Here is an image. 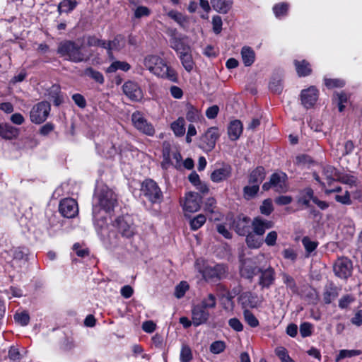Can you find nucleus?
<instances>
[{"instance_id": "nucleus-18", "label": "nucleus", "mask_w": 362, "mask_h": 362, "mask_svg": "<svg viewBox=\"0 0 362 362\" xmlns=\"http://www.w3.org/2000/svg\"><path fill=\"white\" fill-rule=\"evenodd\" d=\"M318 98V90L314 86L303 90L300 93L302 105L307 109L312 107Z\"/></svg>"}, {"instance_id": "nucleus-47", "label": "nucleus", "mask_w": 362, "mask_h": 362, "mask_svg": "<svg viewBox=\"0 0 362 362\" xmlns=\"http://www.w3.org/2000/svg\"><path fill=\"white\" fill-rule=\"evenodd\" d=\"M259 211L262 214L265 216H269L274 211L272 199H264L259 207Z\"/></svg>"}, {"instance_id": "nucleus-55", "label": "nucleus", "mask_w": 362, "mask_h": 362, "mask_svg": "<svg viewBox=\"0 0 362 362\" xmlns=\"http://www.w3.org/2000/svg\"><path fill=\"white\" fill-rule=\"evenodd\" d=\"M186 118L190 122H194L199 119V113L197 109L192 105L187 107Z\"/></svg>"}, {"instance_id": "nucleus-11", "label": "nucleus", "mask_w": 362, "mask_h": 362, "mask_svg": "<svg viewBox=\"0 0 362 362\" xmlns=\"http://www.w3.org/2000/svg\"><path fill=\"white\" fill-rule=\"evenodd\" d=\"M252 221L250 217L244 214H239L233 219L232 228L237 234L245 236L250 231Z\"/></svg>"}, {"instance_id": "nucleus-31", "label": "nucleus", "mask_w": 362, "mask_h": 362, "mask_svg": "<svg viewBox=\"0 0 362 362\" xmlns=\"http://www.w3.org/2000/svg\"><path fill=\"white\" fill-rule=\"evenodd\" d=\"M245 236L246 244L250 248H259L264 243L263 238L253 232L250 231Z\"/></svg>"}, {"instance_id": "nucleus-38", "label": "nucleus", "mask_w": 362, "mask_h": 362, "mask_svg": "<svg viewBox=\"0 0 362 362\" xmlns=\"http://www.w3.org/2000/svg\"><path fill=\"white\" fill-rule=\"evenodd\" d=\"M185 122L183 117H179L171 124V129L177 136H182L185 132Z\"/></svg>"}, {"instance_id": "nucleus-51", "label": "nucleus", "mask_w": 362, "mask_h": 362, "mask_svg": "<svg viewBox=\"0 0 362 362\" xmlns=\"http://www.w3.org/2000/svg\"><path fill=\"white\" fill-rule=\"evenodd\" d=\"M283 88L282 81L280 78H273L269 83V89L274 93L280 94Z\"/></svg>"}, {"instance_id": "nucleus-28", "label": "nucleus", "mask_w": 362, "mask_h": 362, "mask_svg": "<svg viewBox=\"0 0 362 362\" xmlns=\"http://www.w3.org/2000/svg\"><path fill=\"white\" fill-rule=\"evenodd\" d=\"M18 129L8 124H0V136L4 139L11 140L18 135Z\"/></svg>"}, {"instance_id": "nucleus-54", "label": "nucleus", "mask_w": 362, "mask_h": 362, "mask_svg": "<svg viewBox=\"0 0 362 362\" xmlns=\"http://www.w3.org/2000/svg\"><path fill=\"white\" fill-rule=\"evenodd\" d=\"M344 81L338 78H325V84L329 88H341L344 86Z\"/></svg>"}, {"instance_id": "nucleus-8", "label": "nucleus", "mask_w": 362, "mask_h": 362, "mask_svg": "<svg viewBox=\"0 0 362 362\" xmlns=\"http://www.w3.org/2000/svg\"><path fill=\"white\" fill-rule=\"evenodd\" d=\"M132 122L134 127L143 134L148 136L154 135L155 129L153 126L147 121L141 112L136 111L132 114Z\"/></svg>"}, {"instance_id": "nucleus-30", "label": "nucleus", "mask_w": 362, "mask_h": 362, "mask_svg": "<svg viewBox=\"0 0 362 362\" xmlns=\"http://www.w3.org/2000/svg\"><path fill=\"white\" fill-rule=\"evenodd\" d=\"M122 40V37L117 35L111 41H105L104 49L107 50L110 57H112V50H120L123 47Z\"/></svg>"}, {"instance_id": "nucleus-56", "label": "nucleus", "mask_w": 362, "mask_h": 362, "mask_svg": "<svg viewBox=\"0 0 362 362\" xmlns=\"http://www.w3.org/2000/svg\"><path fill=\"white\" fill-rule=\"evenodd\" d=\"M189 286L187 282L182 281L175 287V295L177 298L183 297L188 290Z\"/></svg>"}, {"instance_id": "nucleus-62", "label": "nucleus", "mask_w": 362, "mask_h": 362, "mask_svg": "<svg viewBox=\"0 0 362 362\" xmlns=\"http://www.w3.org/2000/svg\"><path fill=\"white\" fill-rule=\"evenodd\" d=\"M334 199L337 202L342 204L350 205L351 204L350 195L348 191H346L343 195H336Z\"/></svg>"}, {"instance_id": "nucleus-39", "label": "nucleus", "mask_w": 362, "mask_h": 362, "mask_svg": "<svg viewBox=\"0 0 362 362\" xmlns=\"http://www.w3.org/2000/svg\"><path fill=\"white\" fill-rule=\"evenodd\" d=\"M259 190V186L253 184H249L243 187V197L250 200L256 197Z\"/></svg>"}, {"instance_id": "nucleus-13", "label": "nucleus", "mask_w": 362, "mask_h": 362, "mask_svg": "<svg viewBox=\"0 0 362 362\" xmlns=\"http://www.w3.org/2000/svg\"><path fill=\"white\" fill-rule=\"evenodd\" d=\"M352 269V262L346 257L339 258L334 264V274L342 279L350 276Z\"/></svg>"}, {"instance_id": "nucleus-3", "label": "nucleus", "mask_w": 362, "mask_h": 362, "mask_svg": "<svg viewBox=\"0 0 362 362\" xmlns=\"http://www.w3.org/2000/svg\"><path fill=\"white\" fill-rule=\"evenodd\" d=\"M81 49L82 45H79L71 40H64L59 44L57 52L60 57L74 63L87 62L89 57Z\"/></svg>"}, {"instance_id": "nucleus-45", "label": "nucleus", "mask_w": 362, "mask_h": 362, "mask_svg": "<svg viewBox=\"0 0 362 362\" xmlns=\"http://www.w3.org/2000/svg\"><path fill=\"white\" fill-rule=\"evenodd\" d=\"M206 309L214 308L216 305V298L212 293H209L206 297L204 298L199 304Z\"/></svg>"}, {"instance_id": "nucleus-29", "label": "nucleus", "mask_w": 362, "mask_h": 362, "mask_svg": "<svg viewBox=\"0 0 362 362\" xmlns=\"http://www.w3.org/2000/svg\"><path fill=\"white\" fill-rule=\"evenodd\" d=\"M233 0H211L213 8L223 14L228 13L232 8Z\"/></svg>"}, {"instance_id": "nucleus-16", "label": "nucleus", "mask_w": 362, "mask_h": 362, "mask_svg": "<svg viewBox=\"0 0 362 362\" xmlns=\"http://www.w3.org/2000/svg\"><path fill=\"white\" fill-rule=\"evenodd\" d=\"M124 93L132 100L139 101L143 98V93L139 86L134 81H129L122 86Z\"/></svg>"}, {"instance_id": "nucleus-50", "label": "nucleus", "mask_w": 362, "mask_h": 362, "mask_svg": "<svg viewBox=\"0 0 362 362\" xmlns=\"http://www.w3.org/2000/svg\"><path fill=\"white\" fill-rule=\"evenodd\" d=\"M243 315L245 322L252 327H257L259 325V320L249 310H245Z\"/></svg>"}, {"instance_id": "nucleus-40", "label": "nucleus", "mask_w": 362, "mask_h": 362, "mask_svg": "<svg viewBox=\"0 0 362 362\" xmlns=\"http://www.w3.org/2000/svg\"><path fill=\"white\" fill-rule=\"evenodd\" d=\"M302 244L306 252V257H308L318 246V242L312 240L308 236L302 239Z\"/></svg>"}, {"instance_id": "nucleus-48", "label": "nucleus", "mask_w": 362, "mask_h": 362, "mask_svg": "<svg viewBox=\"0 0 362 362\" xmlns=\"http://www.w3.org/2000/svg\"><path fill=\"white\" fill-rule=\"evenodd\" d=\"M275 354L279 358L281 362H295L288 356L287 350L283 346L276 347L275 349Z\"/></svg>"}, {"instance_id": "nucleus-53", "label": "nucleus", "mask_w": 362, "mask_h": 362, "mask_svg": "<svg viewBox=\"0 0 362 362\" xmlns=\"http://www.w3.org/2000/svg\"><path fill=\"white\" fill-rule=\"evenodd\" d=\"M14 319L21 326H26L30 322V316L28 313L22 312L21 313H16Z\"/></svg>"}, {"instance_id": "nucleus-27", "label": "nucleus", "mask_w": 362, "mask_h": 362, "mask_svg": "<svg viewBox=\"0 0 362 362\" xmlns=\"http://www.w3.org/2000/svg\"><path fill=\"white\" fill-rule=\"evenodd\" d=\"M243 129V124L240 120L235 119L230 122L228 127V134L230 139L232 141L237 140L240 136Z\"/></svg>"}, {"instance_id": "nucleus-64", "label": "nucleus", "mask_w": 362, "mask_h": 362, "mask_svg": "<svg viewBox=\"0 0 362 362\" xmlns=\"http://www.w3.org/2000/svg\"><path fill=\"white\" fill-rule=\"evenodd\" d=\"M276 239L277 233L276 231H271L267 235L264 242L268 246H273L276 244Z\"/></svg>"}, {"instance_id": "nucleus-4", "label": "nucleus", "mask_w": 362, "mask_h": 362, "mask_svg": "<svg viewBox=\"0 0 362 362\" xmlns=\"http://www.w3.org/2000/svg\"><path fill=\"white\" fill-rule=\"evenodd\" d=\"M141 195L152 204H159L163 199V192L157 183L151 179H146L141 185Z\"/></svg>"}, {"instance_id": "nucleus-61", "label": "nucleus", "mask_w": 362, "mask_h": 362, "mask_svg": "<svg viewBox=\"0 0 362 362\" xmlns=\"http://www.w3.org/2000/svg\"><path fill=\"white\" fill-rule=\"evenodd\" d=\"M52 93L56 95V98L52 100L53 103L56 106H59L63 102V98L60 95V88L57 85H53L52 86Z\"/></svg>"}, {"instance_id": "nucleus-19", "label": "nucleus", "mask_w": 362, "mask_h": 362, "mask_svg": "<svg viewBox=\"0 0 362 362\" xmlns=\"http://www.w3.org/2000/svg\"><path fill=\"white\" fill-rule=\"evenodd\" d=\"M238 300L244 308H256L262 303V300H259L257 295L251 291L242 293L238 298Z\"/></svg>"}, {"instance_id": "nucleus-43", "label": "nucleus", "mask_w": 362, "mask_h": 362, "mask_svg": "<svg viewBox=\"0 0 362 362\" xmlns=\"http://www.w3.org/2000/svg\"><path fill=\"white\" fill-rule=\"evenodd\" d=\"M289 4L285 2L276 4L273 7V11L277 18H281L287 15Z\"/></svg>"}, {"instance_id": "nucleus-24", "label": "nucleus", "mask_w": 362, "mask_h": 362, "mask_svg": "<svg viewBox=\"0 0 362 362\" xmlns=\"http://www.w3.org/2000/svg\"><path fill=\"white\" fill-rule=\"evenodd\" d=\"M176 30H170V36L171 38L170 40V47L173 49L177 54H181L182 52L189 51V47L186 45L182 39L177 37L175 36Z\"/></svg>"}, {"instance_id": "nucleus-60", "label": "nucleus", "mask_w": 362, "mask_h": 362, "mask_svg": "<svg viewBox=\"0 0 362 362\" xmlns=\"http://www.w3.org/2000/svg\"><path fill=\"white\" fill-rule=\"evenodd\" d=\"M213 30L216 34H219L222 30V19L219 16H214L212 18Z\"/></svg>"}, {"instance_id": "nucleus-25", "label": "nucleus", "mask_w": 362, "mask_h": 362, "mask_svg": "<svg viewBox=\"0 0 362 362\" xmlns=\"http://www.w3.org/2000/svg\"><path fill=\"white\" fill-rule=\"evenodd\" d=\"M266 177V170L262 166H257L252 170L248 176V184L258 186L263 182Z\"/></svg>"}, {"instance_id": "nucleus-36", "label": "nucleus", "mask_w": 362, "mask_h": 362, "mask_svg": "<svg viewBox=\"0 0 362 362\" xmlns=\"http://www.w3.org/2000/svg\"><path fill=\"white\" fill-rule=\"evenodd\" d=\"M180 59L185 69L187 72H190L193 69L194 65L192 57L190 54V50L180 54Z\"/></svg>"}, {"instance_id": "nucleus-37", "label": "nucleus", "mask_w": 362, "mask_h": 362, "mask_svg": "<svg viewBox=\"0 0 362 362\" xmlns=\"http://www.w3.org/2000/svg\"><path fill=\"white\" fill-rule=\"evenodd\" d=\"M77 4L78 3L76 0H63L59 4L57 11L59 14L69 13L76 8Z\"/></svg>"}, {"instance_id": "nucleus-10", "label": "nucleus", "mask_w": 362, "mask_h": 362, "mask_svg": "<svg viewBox=\"0 0 362 362\" xmlns=\"http://www.w3.org/2000/svg\"><path fill=\"white\" fill-rule=\"evenodd\" d=\"M118 232L124 238H129L135 233V228L131 216L126 215L115 220Z\"/></svg>"}, {"instance_id": "nucleus-21", "label": "nucleus", "mask_w": 362, "mask_h": 362, "mask_svg": "<svg viewBox=\"0 0 362 362\" xmlns=\"http://www.w3.org/2000/svg\"><path fill=\"white\" fill-rule=\"evenodd\" d=\"M202 197L197 192H189L186 195L183 209L186 211L195 212L200 208Z\"/></svg>"}, {"instance_id": "nucleus-15", "label": "nucleus", "mask_w": 362, "mask_h": 362, "mask_svg": "<svg viewBox=\"0 0 362 362\" xmlns=\"http://www.w3.org/2000/svg\"><path fill=\"white\" fill-rule=\"evenodd\" d=\"M259 274L258 284L261 287V289H268L274 284L276 274L272 267H268L266 269L261 268Z\"/></svg>"}, {"instance_id": "nucleus-7", "label": "nucleus", "mask_w": 362, "mask_h": 362, "mask_svg": "<svg viewBox=\"0 0 362 362\" xmlns=\"http://www.w3.org/2000/svg\"><path fill=\"white\" fill-rule=\"evenodd\" d=\"M51 107L48 102L42 101L35 105L30 112V118L35 124L44 122L50 112Z\"/></svg>"}, {"instance_id": "nucleus-63", "label": "nucleus", "mask_w": 362, "mask_h": 362, "mask_svg": "<svg viewBox=\"0 0 362 362\" xmlns=\"http://www.w3.org/2000/svg\"><path fill=\"white\" fill-rule=\"evenodd\" d=\"M229 326L236 332H241L243 329V325L236 317H233L228 321Z\"/></svg>"}, {"instance_id": "nucleus-35", "label": "nucleus", "mask_w": 362, "mask_h": 362, "mask_svg": "<svg viewBox=\"0 0 362 362\" xmlns=\"http://www.w3.org/2000/svg\"><path fill=\"white\" fill-rule=\"evenodd\" d=\"M323 174L327 179L328 184L330 185L332 182L337 180L340 177V174L337 168L333 166L327 165L323 169Z\"/></svg>"}, {"instance_id": "nucleus-59", "label": "nucleus", "mask_w": 362, "mask_h": 362, "mask_svg": "<svg viewBox=\"0 0 362 362\" xmlns=\"http://www.w3.org/2000/svg\"><path fill=\"white\" fill-rule=\"evenodd\" d=\"M313 326L310 322H303L300 325V334L302 337H307L312 334Z\"/></svg>"}, {"instance_id": "nucleus-22", "label": "nucleus", "mask_w": 362, "mask_h": 362, "mask_svg": "<svg viewBox=\"0 0 362 362\" xmlns=\"http://www.w3.org/2000/svg\"><path fill=\"white\" fill-rule=\"evenodd\" d=\"M231 173V166L229 164L223 163L221 168L211 173L210 177L214 182H221L229 178Z\"/></svg>"}, {"instance_id": "nucleus-57", "label": "nucleus", "mask_w": 362, "mask_h": 362, "mask_svg": "<svg viewBox=\"0 0 362 362\" xmlns=\"http://www.w3.org/2000/svg\"><path fill=\"white\" fill-rule=\"evenodd\" d=\"M226 348L225 344L222 341H216L210 346V351L211 353L218 354L224 351Z\"/></svg>"}, {"instance_id": "nucleus-32", "label": "nucleus", "mask_w": 362, "mask_h": 362, "mask_svg": "<svg viewBox=\"0 0 362 362\" xmlns=\"http://www.w3.org/2000/svg\"><path fill=\"white\" fill-rule=\"evenodd\" d=\"M294 65L296 66L297 74L299 76H308L312 71L310 64L305 60H295Z\"/></svg>"}, {"instance_id": "nucleus-6", "label": "nucleus", "mask_w": 362, "mask_h": 362, "mask_svg": "<svg viewBox=\"0 0 362 362\" xmlns=\"http://www.w3.org/2000/svg\"><path fill=\"white\" fill-rule=\"evenodd\" d=\"M228 274V267L223 264L206 267L202 271V276L206 281L217 282L226 279Z\"/></svg>"}, {"instance_id": "nucleus-23", "label": "nucleus", "mask_w": 362, "mask_h": 362, "mask_svg": "<svg viewBox=\"0 0 362 362\" xmlns=\"http://www.w3.org/2000/svg\"><path fill=\"white\" fill-rule=\"evenodd\" d=\"M163 11L165 15L176 22L180 28L185 29L188 26L189 18L187 16L176 10H168L165 6H163Z\"/></svg>"}, {"instance_id": "nucleus-44", "label": "nucleus", "mask_w": 362, "mask_h": 362, "mask_svg": "<svg viewBox=\"0 0 362 362\" xmlns=\"http://www.w3.org/2000/svg\"><path fill=\"white\" fill-rule=\"evenodd\" d=\"M84 73L86 76L93 78L97 83H99L100 84L104 83V77L102 73L93 69V68L88 67L86 69Z\"/></svg>"}, {"instance_id": "nucleus-12", "label": "nucleus", "mask_w": 362, "mask_h": 362, "mask_svg": "<svg viewBox=\"0 0 362 362\" xmlns=\"http://www.w3.org/2000/svg\"><path fill=\"white\" fill-rule=\"evenodd\" d=\"M59 210L64 217L72 218L78 214V204L76 201L72 198H66L60 202Z\"/></svg>"}, {"instance_id": "nucleus-26", "label": "nucleus", "mask_w": 362, "mask_h": 362, "mask_svg": "<svg viewBox=\"0 0 362 362\" xmlns=\"http://www.w3.org/2000/svg\"><path fill=\"white\" fill-rule=\"evenodd\" d=\"M340 289L337 287L333 283H330L325 288L323 293V300L326 304L331 303L339 296Z\"/></svg>"}, {"instance_id": "nucleus-1", "label": "nucleus", "mask_w": 362, "mask_h": 362, "mask_svg": "<svg viewBox=\"0 0 362 362\" xmlns=\"http://www.w3.org/2000/svg\"><path fill=\"white\" fill-rule=\"evenodd\" d=\"M144 64L149 71L158 77L175 82L177 79L175 71L160 57L148 55L144 58Z\"/></svg>"}, {"instance_id": "nucleus-41", "label": "nucleus", "mask_w": 362, "mask_h": 362, "mask_svg": "<svg viewBox=\"0 0 362 362\" xmlns=\"http://www.w3.org/2000/svg\"><path fill=\"white\" fill-rule=\"evenodd\" d=\"M131 66L126 62L115 61L112 62L110 66L107 69V72L113 73L117 70L120 69L124 71H127L130 69Z\"/></svg>"}, {"instance_id": "nucleus-20", "label": "nucleus", "mask_w": 362, "mask_h": 362, "mask_svg": "<svg viewBox=\"0 0 362 362\" xmlns=\"http://www.w3.org/2000/svg\"><path fill=\"white\" fill-rule=\"evenodd\" d=\"M192 323L197 327L205 323L209 318L210 314L206 308L199 304L194 306L192 309Z\"/></svg>"}, {"instance_id": "nucleus-42", "label": "nucleus", "mask_w": 362, "mask_h": 362, "mask_svg": "<svg viewBox=\"0 0 362 362\" xmlns=\"http://www.w3.org/2000/svg\"><path fill=\"white\" fill-rule=\"evenodd\" d=\"M193 356L191 348L187 344H182L180 350V359L181 362H190Z\"/></svg>"}, {"instance_id": "nucleus-14", "label": "nucleus", "mask_w": 362, "mask_h": 362, "mask_svg": "<svg viewBox=\"0 0 362 362\" xmlns=\"http://www.w3.org/2000/svg\"><path fill=\"white\" fill-rule=\"evenodd\" d=\"M218 137V129L216 127L209 128L204 135L201 137L200 147L205 151H211L215 147Z\"/></svg>"}, {"instance_id": "nucleus-9", "label": "nucleus", "mask_w": 362, "mask_h": 362, "mask_svg": "<svg viewBox=\"0 0 362 362\" xmlns=\"http://www.w3.org/2000/svg\"><path fill=\"white\" fill-rule=\"evenodd\" d=\"M260 269L257 258H245L242 260L240 274L242 277L252 281L253 277L259 273Z\"/></svg>"}, {"instance_id": "nucleus-33", "label": "nucleus", "mask_w": 362, "mask_h": 362, "mask_svg": "<svg viewBox=\"0 0 362 362\" xmlns=\"http://www.w3.org/2000/svg\"><path fill=\"white\" fill-rule=\"evenodd\" d=\"M315 197L313 190L310 187H306L300 191L298 202L309 207L310 200L313 202Z\"/></svg>"}, {"instance_id": "nucleus-52", "label": "nucleus", "mask_w": 362, "mask_h": 362, "mask_svg": "<svg viewBox=\"0 0 362 362\" xmlns=\"http://www.w3.org/2000/svg\"><path fill=\"white\" fill-rule=\"evenodd\" d=\"M362 354L361 350H346L343 349L339 351V355L337 357L336 361H339V360L344 358H351L356 356H359Z\"/></svg>"}, {"instance_id": "nucleus-2", "label": "nucleus", "mask_w": 362, "mask_h": 362, "mask_svg": "<svg viewBox=\"0 0 362 362\" xmlns=\"http://www.w3.org/2000/svg\"><path fill=\"white\" fill-rule=\"evenodd\" d=\"M94 202L93 206V216L95 218L100 209H103L106 212H110L113 210L117 204V197L112 189L103 185L96 189L94 196Z\"/></svg>"}, {"instance_id": "nucleus-46", "label": "nucleus", "mask_w": 362, "mask_h": 362, "mask_svg": "<svg viewBox=\"0 0 362 362\" xmlns=\"http://www.w3.org/2000/svg\"><path fill=\"white\" fill-rule=\"evenodd\" d=\"M282 280L284 284H286V287L291 289L293 293L297 292L298 287L296 286V281L294 279L288 275V274L284 273L282 274Z\"/></svg>"}, {"instance_id": "nucleus-34", "label": "nucleus", "mask_w": 362, "mask_h": 362, "mask_svg": "<svg viewBox=\"0 0 362 362\" xmlns=\"http://www.w3.org/2000/svg\"><path fill=\"white\" fill-rule=\"evenodd\" d=\"M242 59L246 66H249L255 62V54L250 47H243L241 50Z\"/></svg>"}, {"instance_id": "nucleus-5", "label": "nucleus", "mask_w": 362, "mask_h": 362, "mask_svg": "<svg viewBox=\"0 0 362 362\" xmlns=\"http://www.w3.org/2000/svg\"><path fill=\"white\" fill-rule=\"evenodd\" d=\"M287 180L288 177L285 173H274L270 176L269 182L263 184L262 189L267 191L272 188L276 192H286L288 190Z\"/></svg>"}, {"instance_id": "nucleus-58", "label": "nucleus", "mask_w": 362, "mask_h": 362, "mask_svg": "<svg viewBox=\"0 0 362 362\" xmlns=\"http://www.w3.org/2000/svg\"><path fill=\"white\" fill-rule=\"evenodd\" d=\"M105 41L97 38L95 36H88L87 37V45L89 47H105Z\"/></svg>"}, {"instance_id": "nucleus-49", "label": "nucleus", "mask_w": 362, "mask_h": 362, "mask_svg": "<svg viewBox=\"0 0 362 362\" xmlns=\"http://www.w3.org/2000/svg\"><path fill=\"white\" fill-rule=\"evenodd\" d=\"M206 217L203 214H199L190 221V227L192 230H196L201 228L206 222Z\"/></svg>"}, {"instance_id": "nucleus-17", "label": "nucleus", "mask_w": 362, "mask_h": 362, "mask_svg": "<svg viewBox=\"0 0 362 362\" xmlns=\"http://www.w3.org/2000/svg\"><path fill=\"white\" fill-rule=\"evenodd\" d=\"M274 226V222L264 219L260 216H257L252 221V232L258 236L262 237L267 230Z\"/></svg>"}]
</instances>
